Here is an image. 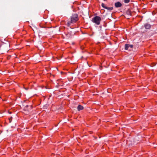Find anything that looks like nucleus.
I'll return each instance as SVG.
<instances>
[{
    "instance_id": "nucleus-1",
    "label": "nucleus",
    "mask_w": 157,
    "mask_h": 157,
    "mask_svg": "<svg viewBox=\"0 0 157 157\" xmlns=\"http://www.w3.org/2000/svg\"><path fill=\"white\" fill-rule=\"evenodd\" d=\"M101 20V17L98 16L94 17L92 20V21L97 25H98L100 24Z\"/></svg>"
},
{
    "instance_id": "nucleus-2",
    "label": "nucleus",
    "mask_w": 157,
    "mask_h": 157,
    "mask_svg": "<svg viewBox=\"0 0 157 157\" xmlns=\"http://www.w3.org/2000/svg\"><path fill=\"white\" fill-rule=\"evenodd\" d=\"M78 20V15L75 14L72 15L71 18V23H73L76 22Z\"/></svg>"
},
{
    "instance_id": "nucleus-3",
    "label": "nucleus",
    "mask_w": 157,
    "mask_h": 157,
    "mask_svg": "<svg viewBox=\"0 0 157 157\" xmlns=\"http://www.w3.org/2000/svg\"><path fill=\"white\" fill-rule=\"evenodd\" d=\"M101 6L103 8L108 10L109 11L112 10L113 9V7H107L103 3H102L101 4Z\"/></svg>"
},
{
    "instance_id": "nucleus-4",
    "label": "nucleus",
    "mask_w": 157,
    "mask_h": 157,
    "mask_svg": "<svg viewBox=\"0 0 157 157\" xmlns=\"http://www.w3.org/2000/svg\"><path fill=\"white\" fill-rule=\"evenodd\" d=\"M124 52L127 53L129 55L132 54V52H133V50H124Z\"/></svg>"
},
{
    "instance_id": "nucleus-5",
    "label": "nucleus",
    "mask_w": 157,
    "mask_h": 157,
    "mask_svg": "<svg viewBox=\"0 0 157 157\" xmlns=\"http://www.w3.org/2000/svg\"><path fill=\"white\" fill-rule=\"evenodd\" d=\"M115 6L117 8L121 7V4L119 2H117L115 3Z\"/></svg>"
},
{
    "instance_id": "nucleus-6",
    "label": "nucleus",
    "mask_w": 157,
    "mask_h": 157,
    "mask_svg": "<svg viewBox=\"0 0 157 157\" xmlns=\"http://www.w3.org/2000/svg\"><path fill=\"white\" fill-rule=\"evenodd\" d=\"M83 109V107L80 105H78L77 107V109L79 111L82 110Z\"/></svg>"
},
{
    "instance_id": "nucleus-7",
    "label": "nucleus",
    "mask_w": 157,
    "mask_h": 157,
    "mask_svg": "<svg viewBox=\"0 0 157 157\" xmlns=\"http://www.w3.org/2000/svg\"><path fill=\"white\" fill-rule=\"evenodd\" d=\"M144 26L145 28L147 29H149L151 27V25L150 24H145Z\"/></svg>"
},
{
    "instance_id": "nucleus-8",
    "label": "nucleus",
    "mask_w": 157,
    "mask_h": 157,
    "mask_svg": "<svg viewBox=\"0 0 157 157\" xmlns=\"http://www.w3.org/2000/svg\"><path fill=\"white\" fill-rule=\"evenodd\" d=\"M129 48V44H126L125 45V49H128Z\"/></svg>"
},
{
    "instance_id": "nucleus-9",
    "label": "nucleus",
    "mask_w": 157,
    "mask_h": 157,
    "mask_svg": "<svg viewBox=\"0 0 157 157\" xmlns=\"http://www.w3.org/2000/svg\"><path fill=\"white\" fill-rule=\"evenodd\" d=\"M48 106V105L46 104L43 106V108L44 109H47Z\"/></svg>"
},
{
    "instance_id": "nucleus-10",
    "label": "nucleus",
    "mask_w": 157,
    "mask_h": 157,
    "mask_svg": "<svg viewBox=\"0 0 157 157\" xmlns=\"http://www.w3.org/2000/svg\"><path fill=\"white\" fill-rule=\"evenodd\" d=\"M63 57L62 54H60L59 56L57 57V59L58 60H59L60 59H61Z\"/></svg>"
},
{
    "instance_id": "nucleus-11",
    "label": "nucleus",
    "mask_w": 157,
    "mask_h": 157,
    "mask_svg": "<svg viewBox=\"0 0 157 157\" xmlns=\"http://www.w3.org/2000/svg\"><path fill=\"white\" fill-rule=\"evenodd\" d=\"M12 119H13V117H10L9 118V122L10 123H11V121H12Z\"/></svg>"
},
{
    "instance_id": "nucleus-12",
    "label": "nucleus",
    "mask_w": 157,
    "mask_h": 157,
    "mask_svg": "<svg viewBox=\"0 0 157 157\" xmlns=\"http://www.w3.org/2000/svg\"><path fill=\"white\" fill-rule=\"evenodd\" d=\"M156 63H153L151 64L152 66H155L156 65Z\"/></svg>"
},
{
    "instance_id": "nucleus-13",
    "label": "nucleus",
    "mask_w": 157,
    "mask_h": 157,
    "mask_svg": "<svg viewBox=\"0 0 157 157\" xmlns=\"http://www.w3.org/2000/svg\"><path fill=\"white\" fill-rule=\"evenodd\" d=\"M130 0H124L125 3H128L129 2Z\"/></svg>"
},
{
    "instance_id": "nucleus-14",
    "label": "nucleus",
    "mask_w": 157,
    "mask_h": 157,
    "mask_svg": "<svg viewBox=\"0 0 157 157\" xmlns=\"http://www.w3.org/2000/svg\"><path fill=\"white\" fill-rule=\"evenodd\" d=\"M23 110L24 111H29L28 109H27L26 108H25V107H24V109H23Z\"/></svg>"
},
{
    "instance_id": "nucleus-15",
    "label": "nucleus",
    "mask_w": 157,
    "mask_h": 157,
    "mask_svg": "<svg viewBox=\"0 0 157 157\" xmlns=\"http://www.w3.org/2000/svg\"><path fill=\"white\" fill-rule=\"evenodd\" d=\"M11 57V55H9L7 57V58L8 59H10V57Z\"/></svg>"
},
{
    "instance_id": "nucleus-16",
    "label": "nucleus",
    "mask_w": 157,
    "mask_h": 157,
    "mask_svg": "<svg viewBox=\"0 0 157 157\" xmlns=\"http://www.w3.org/2000/svg\"><path fill=\"white\" fill-rule=\"evenodd\" d=\"M129 47L131 48H133V45H129Z\"/></svg>"
},
{
    "instance_id": "nucleus-17",
    "label": "nucleus",
    "mask_w": 157,
    "mask_h": 157,
    "mask_svg": "<svg viewBox=\"0 0 157 157\" xmlns=\"http://www.w3.org/2000/svg\"><path fill=\"white\" fill-rule=\"evenodd\" d=\"M67 24L68 26H69L70 25V22H68Z\"/></svg>"
},
{
    "instance_id": "nucleus-18",
    "label": "nucleus",
    "mask_w": 157,
    "mask_h": 157,
    "mask_svg": "<svg viewBox=\"0 0 157 157\" xmlns=\"http://www.w3.org/2000/svg\"><path fill=\"white\" fill-rule=\"evenodd\" d=\"M100 70H102V66H100Z\"/></svg>"
},
{
    "instance_id": "nucleus-19",
    "label": "nucleus",
    "mask_w": 157,
    "mask_h": 157,
    "mask_svg": "<svg viewBox=\"0 0 157 157\" xmlns=\"http://www.w3.org/2000/svg\"><path fill=\"white\" fill-rule=\"evenodd\" d=\"M86 49L84 50V52H87V53H89V54L90 53V52H86Z\"/></svg>"
},
{
    "instance_id": "nucleus-20",
    "label": "nucleus",
    "mask_w": 157,
    "mask_h": 157,
    "mask_svg": "<svg viewBox=\"0 0 157 157\" xmlns=\"http://www.w3.org/2000/svg\"><path fill=\"white\" fill-rule=\"evenodd\" d=\"M29 106V105H27L25 107V108H27Z\"/></svg>"
},
{
    "instance_id": "nucleus-21",
    "label": "nucleus",
    "mask_w": 157,
    "mask_h": 157,
    "mask_svg": "<svg viewBox=\"0 0 157 157\" xmlns=\"http://www.w3.org/2000/svg\"><path fill=\"white\" fill-rule=\"evenodd\" d=\"M24 89H25L26 90H27L28 89V88L26 87V88H25Z\"/></svg>"
},
{
    "instance_id": "nucleus-22",
    "label": "nucleus",
    "mask_w": 157,
    "mask_h": 157,
    "mask_svg": "<svg viewBox=\"0 0 157 157\" xmlns=\"http://www.w3.org/2000/svg\"><path fill=\"white\" fill-rule=\"evenodd\" d=\"M30 107L31 109H32V108H33V106H32V105H31L30 106Z\"/></svg>"
},
{
    "instance_id": "nucleus-23",
    "label": "nucleus",
    "mask_w": 157,
    "mask_h": 157,
    "mask_svg": "<svg viewBox=\"0 0 157 157\" xmlns=\"http://www.w3.org/2000/svg\"><path fill=\"white\" fill-rule=\"evenodd\" d=\"M61 74L64 73L63 72V71H61Z\"/></svg>"
},
{
    "instance_id": "nucleus-24",
    "label": "nucleus",
    "mask_w": 157,
    "mask_h": 157,
    "mask_svg": "<svg viewBox=\"0 0 157 157\" xmlns=\"http://www.w3.org/2000/svg\"><path fill=\"white\" fill-rule=\"evenodd\" d=\"M9 113L10 114H11V112L9 111Z\"/></svg>"
},
{
    "instance_id": "nucleus-25",
    "label": "nucleus",
    "mask_w": 157,
    "mask_h": 157,
    "mask_svg": "<svg viewBox=\"0 0 157 157\" xmlns=\"http://www.w3.org/2000/svg\"><path fill=\"white\" fill-rule=\"evenodd\" d=\"M3 53H2V52H0V54H2Z\"/></svg>"
},
{
    "instance_id": "nucleus-26",
    "label": "nucleus",
    "mask_w": 157,
    "mask_h": 157,
    "mask_svg": "<svg viewBox=\"0 0 157 157\" xmlns=\"http://www.w3.org/2000/svg\"><path fill=\"white\" fill-rule=\"evenodd\" d=\"M41 50H40V52H41Z\"/></svg>"
},
{
    "instance_id": "nucleus-27",
    "label": "nucleus",
    "mask_w": 157,
    "mask_h": 157,
    "mask_svg": "<svg viewBox=\"0 0 157 157\" xmlns=\"http://www.w3.org/2000/svg\"><path fill=\"white\" fill-rule=\"evenodd\" d=\"M10 50H9L8 51H7V52H8V51Z\"/></svg>"
},
{
    "instance_id": "nucleus-28",
    "label": "nucleus",
    "mask_w": 157,
    "mask_h": 157,
    "mask_svg": "<svg viewBox=\"0 0 157 157\" xmlns=\"http://www.w3.org/2000/svg\"><path fill=\"white\" fill-rule=\"evenodd\" d=\"M84 52V51H82V52Z\"/></svg>"
},
{
    "instance_id": "nucleus-29",
    "label": "nucleus",
    "mask_w": 157,
    "mask_h": 157,
    "mask_svg": "<svg viewBox=\"0 0 157 157\" xmlns=\"http://www.w3.org/2000/svg\"><path fill=\"white\" fill-rule=\"evenodd\" d=\"M0 98H1V97H0Z\"/></svg>"
}]
</instances>
